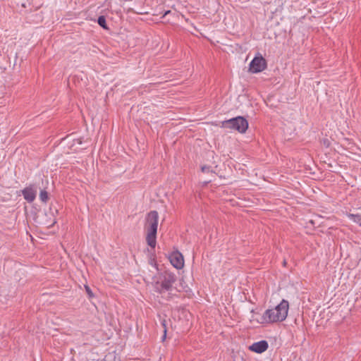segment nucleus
I'll list each match as a JSON object with an SVG mask.
<instances>
[{
  "instance_id": "obj_1",
  "label": "nucleus",
  "mask_w": 361,
  "mask_h": 361,
  "mask_svg": "<svg viewBox=\"0 0 361 361\" xmlns=\"http://www.w3.org/2000/svg\"><path fill=\"white\" fill-rule=\"evenodd\" d=\"M288 308V302L282 300L275 308L267 310L262 316V319L267 323L282 322L287 317Z\"/></svg>"
},
{
  "instance_id": "obj_2",
  "label": "nucleus",
  "mask_w": 361,
  "mask_h": 361,
  "mask_svg": "<svg viewBox=\"0 0 361 361\" xmlns=\"http://www.w3.org/2000/svg\"><path fill=\"white\" fill-rule=\"evenodd\" d=\"M176 281V274L171 271H165L158 274V275L154 278V288L157 293H163L171 290Z\"/></svg>"
},
{
  "instance_id": "obj_3",
  "label": "nucleus",
  "mask_w": 361,
  "mask_h": 361,
  "mask_svg": "<svg viewBox=\"0 0 361 361\" xmlns=\"http://www.w3.org/2000/svg\"><path fill=\"white\" fill-rule=\"evenodd\" d=\"M159 214L157 211H151L146 217L145 230L147 231L146 240L147 244L154 248L158 227Z\"/></svg>"
},
{
  "instance_id": "obj_4",
  "label": "nucleus",
  "mask_w": 361,
  "mask_h": 361,
  "mask_svg": "<svg viewBox=\"0 0 361 361\" xmlns=\"http://www.w3.org/2000/svg\"><path fill=\"white\" fill-rule=\"evenodd\" d=\"M221 126L225 128L238 130L240 133H245L248 128V122L245 118L238 116L223 121Z\"/></svg>"
},
{
  "instance_id": "obj_5",
  "label": "nucleus",
  "mask_w": 361,
  "mask_h": 361,
  "mask_svg": "<svg viewBox=\"0 0 361 361\" xmlns=\"http://www.w3.org/2000/svg\"><path fill=\"white\" fill-rule=\"evenodd\" d=\"M267 68V61L262 56H255L250 63V72L252 73H257L263 71Z\"/></svg>"
},
{
  "instance_id": "obj_6",
  "label": "nucleus",
  "mask_w": 361,
  "mask_h": 361,
  "mask_svg": "<svg viewBox=\"0 0 361 361\" xmlns=\"http://www.w3.org/2000/svg\"><path fill=\"white\" fill-rule=\"evenodd\" d=\"M169 260L171 264L178 269H182L184 266L183 256L178 251L173 252L169 256Z\"/></svg>"
},
{
  "instance_id": "obj_7",
  "label": "nucleus",
  "mask_w": 361,
  "mask_h": 361,
  "mask_svg": "<svg viewBox=\"0 0 361 361\" xmlns=\"http://www.w3.org/2000/svg\"><path fill=\"white\" fill-rule=\"evenodd\" d=\"M22 195L25 200L28 202H32L37 195V186L34 184L30 185L28 187L25 188L22 190Z\"/></svg>"
},
{
  "instance_id": "obj_8",
  "label": "nucleus",
  "mask_w": 361,
  "mask_h": 361,
  "mask_svg": "<svg viewBox=\"0 0 361 361\" xmlns=\"http://www.w3.org/2000/svg\"><path fill=\"white\" fill-rule=\"evenodd\" d=\"M269 344L267 341H260L252 343L249 349L257 353H262L267 350Z\"/></svg>"
},
{
  "instance_id": "obj_9",
  "label": "nucleus",
  "mask_w": 361,
  "mask_h": 361,
  "mask_svg": "<svg viewBox=\"0 0 361 361\" xmlns=\"http://www.w3.org/2000/svg\"><path fill=\"white\" fill-rule=\"evenodd\" d=\"M348 217L354 223H356L361 226V215L350 214L348 215Z\"/></svg>"
},
{
  "instance_id": "obj_10",
  "label": "nucleus",
  "mask_w": 361,
  "mask_h": 361,
  "mask_svg": "<svg viewBox=\"0 0 361 361\" xmlns=\"http://www.w3.org/2000/svg\"><path fill=\"white\" fill-rule=\"evenodd\" d=\"M97 23L104 29H106V30L108 29L106 22V18L104 16H101L98 18Z\"/></svg>"
},
{
  "instance_id": "obj_11",
  "label": "nucleus",
  "mask_w": 361,
  "mask_h": 361,
  "mask_svg": "<svg viewBox=\"0 0 361 361\" xmlns=\"http://www.w3.org/2000/svg\"><path fill=\"white\" fill-rule=\"evenodd\" d=\"M39 199L42 202L46 203L49 200L48 192L44 190H41L39 193Z\"/></svg>"
},
{
  "instance_id": "obj_12",
  "label": "nucleus",
  "mask_w": 361,
  "mask_h": 361,
  "mask_svg": "<svg viewBox=\"0 0 361 361\" xmlns=\"http://www.w3.org/2000/svg\"><path fill=\"white\" fill-rule=\"evenodd\" d=\"M201 171L203 172V173H209V172H212V170L211 169V167L210 166H202L201 167Z\"/></svg>"
},
{
  "instance_id": "obj_13",
  "label": "nucleus",
  "mask_w": 361,
  "mask_h": 361,
  "mask_svg": "<svg viewBox=\"0 0 361 361\" xmlns=\"http://www.w3.org/2000/svg\"><path fill=\"white\" fill-rule=\"evenodd\" d=\"M162 326H164V335H163V337H162V340L164 341L165 338H166V332H167V330H166V321L165 320H163L162 322Z\"/></svg>"
},
{
  "instance_id": "obj_14",
  "label": "nucleus",
  "mask_w": 361,
  "mask_h": 361,
  "mask_svg": "<svg viewBox=\"0 0 361 361\" xmlns=\"http://www.w3.org/2000/svg\"><path fill=\"white\" fill-rule=\"evenodd\" d=\"M85 288L86 293H87L89 297L90 298L93 297V293H92L90 288L88 286H85Z\"/></svg>"
},
{
  "instance_id": "obj_15",
  "label": "nucleus",
  "mask_w": 361,
  "mask_h": 361,
  "mask_svg": "<svg viewBox=\"0 0 361 361\" xmlns=\"http://www.w3.org/2000/svg\"><path fill=\"white\" fill-rule=\"evenodd\" d=\"M55 223H56V221L54 219L51 223H50V224L44 223V225L46 226V227L49 228V227H51Z\"/></svg>"
},
{
  "instance_id": "obj_16",
  "label": "nucleus",
  "mask_w": 361,
  "mask_h": 361,
  "mask_svg": "<svg viewBox=\"0 0 361 361\" xmlns=\"http://www.w3.org/2000/svg\"><path fill=\"white\" fill-rule=\"evenodd\" d=\"M170 13V11H166V12L164 13V16H166V15H167V14H168V13Z\"/></svg>"
}]
</instances>
